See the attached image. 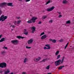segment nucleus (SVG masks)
Returning <instances> with one entry per match:
<instances>
[{
    "instance_id": "nucleus-1",
    "label": "nucleus",
    "mask_w": 74,
    "mask_h": 74,
    "mask_svg": "<svg viewBox=\"0 0 74 74\" xmlns=\"http://www.w3.org/2000/svg\"><path fill=\"white\" fill-rule=\"evenodd\" d=\"M7 5L8 6H14V5H12V3H7L5 2H3V3H0V7H3V6H5Z\"/></svg>"
},
{
    "instance_id": "nucleus-2",
    "label": "nucleus",
    "mask_w": 74,
    "mask_h": 74,
    "mask_svg": "<svg viewBox=\"0 0 74 74\" xmlns=\"http://www.w3.org/2000/svg\"><path fill=\"white\" fill-rule=\"evenodd\" d=\"M36 19H37V17H33L31 19H30V20H29L27 21V22L28 23H34L36 22Z\"/></svg>"
},
{
    "instance_id": "nucleus-3",
    "label": "nucleus",
    "mask_w": 74,
    "mask_h": 74,
    "mask_svg": "<svg viewBox=\"0 0 74 74\" xmlns=\"http://www.w3.org/2000/svg\"><path fill=\"white\" fill-rule=\"evenodd\" d=\"M7 18V16H4V15H2L1 16L0 18V21H2V22L4 21L5 19H6Z\"/></svg>"
},
{
    "instance_id": "nucleus-4",
    "label": "nucleus",
    "mask_w": 74,
    "mask_h": 74,
    "mask_svg": "<svg viewBox=\"0 0 74 74\" xmlns=\"http://www.w3.org/2000/svg\"><path fill=\"white\" fill-rule=\"evenodd\" d=\"M7 66V64L5 62H3L0 64V67L1 68H5Z\"/></svg>"
},
{
    "instance_id": "nucleus-5",
    "label": "nucleus",
    "mask_w": 74,
    "mask_h": 74,
    "mask_svg": "<svg viewBox=\"0 0 74 74\" xmlns=\"http://www.w3.org/2000/svg\"><path fill=\"white\" fill-rule=\"evenodd\" d=\"M62 62V60H58L56 61L55 62V66H58V65H59V64H60V63H60V62Z\"/></svg>"
},
{
    "instance_id": "nucleus-6",
    "label": "nucleus",
    "mask_w": 74,
    "mask_h": 74,
    "mask_svg": "<svg viewBox=\"0 0 74 74\" xmlns=\"http://www.w3.org/2000/svg\"><path fill=\"white\" fill-rule=\"evenodd\" d=\"M11 42L14 45H16V44H17L19 43V41L17 40H13L11 41Z\"/></svg>"
},
{
    "instance_id": "nucleus-7",
    "label": "nucleus",
    "mask_w": 74,
    "mask_h": 74,
    "mask_svg": "<svg viewBox=\"0 0 74 74\" xmlns=\"http://www.w3.org/2000/svg\"><path fill=\"white\" fill-rule=\"evenodd\" d=\"M45 46L46 47H47L48 48H47L46 47H44V49H51V47L49 45H46Z\"/></svg>"
},
{
    "instance_id": "nucleus-8",
    "label": "nucleus",
    "mask_w": 74,
    "mask_h": 74,
    "mask_svg": "<svg viewBox=\"0 0 74 74\" xmlns=\"http://www.w3.org/2000/svg\"><path fill=\"white\" fill-rule=\"evenodd\" d=\"M36 28L34 26H33L31 27V30H32V33H34V32L36 31Z\"/></svg>"
},
{
    "instance_id": "nucleus-9",
    "label": "nucleus",
    "mask_w": 74,
    "mask_h": 74,
    "mask_svg": "<svg viewBox=\"0 0 74 74\" xmlns=\"http://www.w3.org/2000/svg\"><path fill=\"white\" fill-rule=\"evenodd\" d=\"M33 39H31L28 40L27 43L28 44H32L33 43Z\"/></svg>"
},
{
    "instance_id": "nucleus-10",
    "label": "nucleus",
    "mask_w": 74,
    "mask_h": 74,
    "mask_svg": "<svg viewBox=\"0 0 74 74\" xmlns=\"http://www.w3.org/2000/svg\"><path fill=\"white\" fill-rule=\"evenodd\" d=\"M54 8H55V7L54 6H53L50 9H47V11H52V10H53Z\"/></svg>"
},
{
    "instance_id": "nucleus-11",
    "label": "nucleus",
    "mask_w": 74,
    "mask_h": 74,
    "mask_svg": "<svg viewBox=\"0 0 74 74\" xmlns=\"http://www.w3.org/2000/svg\"><path fill=\"white\" fill-rule=\"evenodd\" d=\"M49 41H51L53 43H56V40L55 39L53 40L52 39H49Z\"/></svg>"
},
{
    "instance_id": "nucleus-12",
    "label": "nucleus",
    "mask_w": 74,
    "mask_h": 74,
    "mask_svg": "<svg viewBox=\"0 0 74 74\" xmlns=\"http://www.w3.org/2000/svg\"><path fill=\"white\" fill-rule=\"evenodd\" d=\"M47 38V35H44L41 37V39L43 40V39H45V38Z\"/></svg>"
},
{
    "instance_id": "nucleus-13",
    "label": "nucleus",
    "mask_w": 74,
    "mask_h": 74,
    "mask_svg": "<svg viewBox=\"0 0 74 74\" xmlns=\"http://www.w3.org/2000/svg\"><path fill=\"white\" fill-rule=\"evenodd\" d=\"M5 38H1V39L0 40V42H3L5 40Z\"/></svg>"
},
{
    "instance_id": "nucleus-14",
    "label": "nucleus",
    "mask_w": 74,
    "mask_h": 74,
    "mask_svg": "<svg viewBox=\"0 0 74 74\" xmlns=\"http://www.w3.org/2000/svg\"><path fill=\"white\" fill-rule=\"evenodd\" d=\"M17 38H18V39H20V38H22L23 39V38H25V37H22L21 36H17Z\"/></svg>"
},
{
    "instance_id": "nucleus-15",
    "label": "nucleus",
    "mask_w": 74,
    "mask_h": 74,
    "mask_svg": "<svg viewBox=\"0 0 74 74\" xmlns=\"http://www.w3.org/2000/svg\"><path fill=\"white\" fill-rule=\"evenodd\" d=\"M49 60V58H46L44 59L42 61H40V62H45V61H47V60Z\"/></svg>"
},
{
    "instance_id": "nucleus-16",
    "label": "nucleus",
    "mask_w": 74,
    "mask_h": 74,
    "mask_svg": "<svg viewBox=\"0 0 74 74\" xmlns=\"http://www.w3.org/2000/svg\"><path fill=\"white\" fill-rule=\"evenodd\" d=\"M64 67V66H61L59 67L58 69L59 70H62V69H63V67Z\"/></svg>"
},
{
    "instance_id": "nucleus-17",
    "label": "nucleus",
    "mask_w": 74,
    "mask_h": 74,
    "mask_svg": "<svg viewBox=\"0 0 74 74\" xmlns=\"http://www.w3.org/2000/svg\"><path fill=\"white\" fill-rule=\"evenodd\" d=\"M67 3V1H66V0H64L62 2V3L63 4H66V3Z\"/></svg>"
},
{
    "instance_id": "nucleus-18",
    "label": "nucleus",
    "mask_w": 74,
    "mask_h": 74,
    "mask_svg": "<svg viewBox=\"0 0 74 74\" xmlns=\"http://www.w3.org/2000/svg\"><path fill=\"white\" fill-rule=\"evenodd\" d=\"M9 72H10V71L7 70V71L5 72L4 74H8V73H9Z\"/></svg>"
},
{
    "instance_id": "nucleus-19",
    "label": "nucleus",
    "mask_w": 74,
    "mask_h": 74,
    "mask_svg": "<svg viewBox=\"0 0 74 74\" xmlns=\"http://www.w3.org/2000/svg\"><path fill=\"white\" fill-rule=\"evenodd\" d=\"M47 18V16L45 15L43 16L42 17V18L43 19H45Z\"/></svg>"
},
{
    "instance_id": "nucleus-20",
    "label": "nucleus",
    "mask_w": 74,
    "mask_h": 74,
    "mask_svg": "<svg viewBox=\"0 0 74 74\" xmlns=\"http://www.w3.org/2000/svg\"><path fill=\"white\" fill-rule=\"evenodd\" d=\"M27 58H25L24 59V63H26L27 62Z\"/></svg>"
},
{
    "instance_id": "nucleus-21",
    "label": "nucleus",
    "mask_w": 74,
    "mask_h": 74,
    "mask_svg": "<svg viewBox=\"0 0 74 74\" xmlns=\"http://www.w3.org/2000/svg\"><path fill=\"white\" fill-rule=\"evenodd\" d=\"M70 20H69L66 21V24H70Z\"/></svg>"
},
{
    "instance_id": "nucleus-22",
    "label": "nucleus",
    "mask_w": 74,
    "mask_h": 74,
    "mask_svg": "<svg viewBox=\"0 0 74 74\" xmlns=\"http://www.w3.org/2000/svg\"><path fill=\"white\" fill-rule=\"evenodd\" d=\"M59 53V51H57L55 55H58V54Z\"/></svg>"
},
{
    "instance_id": "nucleus-23",
    "label": "nucleus",
    "mask_w": 74,
    "mask_h": 74,
    "mask_svg": "<svg viewBox=\"0 0 74 74\" xmlns=\"http://www.w3.org/2000/svg\"><path fill=\"white\" fill-rule=\"evenodd\" d=\"M50 67V65H49L48 66H47L46 67V69H47V70H49V67Z\"/></svg>"
},
{
    "instance_id": "nucleus-24",
    "label": "nucleus",
    "mask_w": 74,
    "mask_h": 74,
    "mask_svg": "<svg viewBox=\"0 0 74 74\" xmlns=\"http://www.w3.org/2000/svg\"><path fill=\"white\" fill-rule=\"evenodd\" d=\"M60 58V55H58L57 56V57L56 58V59L58 60L59 59V58Z\"/></svg>"
},
{
    "instance_id": "nucleus-25",
    "label": "nucleus",
    "mask_w": 74,
    "mask_h": 74,
    "mask_svg": "<svg viewBox=\"0 0 74 74\" xmlns=\"http://www.w3.org/2000/svg\"><path fill=\"white\" fill-rule=\"evenodd\" d=\"M24 34H25V35H27V34H28V32H24Z\"/></svg>"
},
{
    "instance_id": "nucleus-26",
    "label": "nucleus",
    "mask_w": 74,
    "mask_h": 74,
    "mask_svg": "<svg viewBox=\"0 0 74 74\" xmlns=\"http://www.w3.org/2000/svg\"><path fill=\"white\" fill-rule=\"evenodd\" d=\"M51 0H49V1H48L46 4V5H47V4H49V3H51Z\"/></svg>"
},
{
    "instance_id": "nucleus-27",
    "label": "nucleus",
    "mask_w": 74,
    "mask_h": 74,
    "mask_svg": "<svg viewBox=\"0 0 74 74\" xmlns=\"http://www.w3.org/2000/svg\"><path fill=\"white\" fill-rule=\"evenodd\" d=\"M69 42H68L66 44V45L65 47V49H66V48H67V46H68V45H69Z\"/></svg>"
},
{
    "instance_id": "nucleus-28",
    "label": "nucleus",
    "mask_w": 74,
    "mask_h": 74,
    "mask_svg": "<svg viewBox=\"0 0 74 74\" xmlns=\"http://www.w3.org/2000/svg\"><path fill=\"white\" fill-rule=\"evenodd\" d=\"M34 61L35 62H38V61H39V60L38 59H34Z\"/></svg>"
},
{
    "instance_id": "nucleus-29",
    "label": "nucleus",
    "mask_w": 74,
    "mask_h": 74,
    "mask_svg": "<svg viewBox=\"0 0 74 74\" xmlns=\"http://www.w3.org/2000/svg\"><path fill=\"white\" fill-rule=\"evenodd\" d=\"M21 20H18L17 21V24H19L21 23Z\"/></svg>"
},
{
    "instance_id": "nucleus-30",
    "label": "nucleus",
    "mask_w": 74,
    "mask_h": 74,
    "mask_svg": "<svg viewBox=\"0 0 74 74\" xmlns=\"http://www.w3.org/2000/svg\"><path fill=\"white\" fill-rule=\"evenodd\" d=\"M25 48L27 49H30V48H31L32 47H28L27 46H26Z\"/></svg>"
},
{
    "instance_id": "nucleus-31",
    "label": "nucleus",
    "mask_w": 74,
    "mask_h": 74,
    "mask_svg": "<svg viewBox=\"0 0 74 74\" xmlns=\"http://www.w3.org/2000/svg\"><path fill=\"white\" fill-rule=\"evenodd\" d=\"M59 42H63V40L62 39H61L60 40H59Z\"/></svg>"
},
{
    "instance_id": "nucleus-32",
    "label": "nucleus",
    "mask_w": 74,
    "mask_h": 74,
    "mask_svg": "<svg viewBox=\"0 0 74 74\" xmlns=\"http://www.w3.org/2000/svg\"><path fill=\"white\" fill-rule=\"evenodd\" d=\"M3 49H7L8 48H7V47H5V46H4V47L3 48Z\"/></svg>"
},
{
    "instance_id": "nucleus-33",
    "label": "nucleus",
    "mask_w": 74,
    "mask_h": 74,
    "mask_svg": "<svg viewBox=\"0 0 74 74\" xmlns=\"http://www.w3.org/2000/svg\"><path fill=\"white\" fill-rule=\"evenodd\" d=\"M44 34H45V33H44V32H43L40 35V36H42V35H43Z\"/></svg>"
},
{
    "instance_id": "nucleus-34",
    "label": "nucleus",
    "mask_w": 74,
    "mask_h": 74,
    "mask_svg": "<svg viewBox=\"0 0 74 74\" xmlns=\"http://www.w3.org/2000/svg\"><path fill=\"white\" fill-rule=\"evenodd\" d=\"M65 58V57H64V56L62 58V60L64 61V59Z\"/></svg>"
},
{
    "instance_id": "nucleus-35",
    "label": "nucleus",
    "mask_w": 74,
    "mask_h": 74,
    "mask_svg": "<svg viewBox=\"0 0 74 74\" xmlns=\"http://www.w3.org/2000/svg\"><path fill=\"white\" fill-rule=\"evenodd\" d=\"M6 52L5 51H3L2 52V55H4V53H5Z\"/></svg>"
},
{
    "instance_id": "nucleus-36",
    "label": "nucleus",
    "mask_w": 74,
    "mask_h": 74,
    "mask_svg": "<svg viewBox=\"0 0 74 74\" xmlns=\"http://www.w3.org/2000/svg\"><path fill=\"white\" fill-rule=\"evenodd\" d=\"M16 18L17 19H20V18H21V17H16Z\"/></svg>"
},
{
    "instance_id": "nucleus-37",
    "label": "nucleus",
    "mask_w": 74,
    "mask_h": 74,
    "mask_svg": "<svg viewBox=\"0 0 74 74\" xmlns=\"http://www.w3.org/2000/svg\"><path fill=\"white\" fill-rule=\"evenodd\" d=\"M62 16V15L60 14V15L59 16V18H61Z\"/></svg>"
},
{
    "instance_id": "nucleus-38",
    "label": "nucleus",
    "mask_w": 74,
    "mask_h": 74,
    "mask_svg": "<svg viewBox=\"0 0 74 74\" xmlns=\"http://www.w3.org/2000/svg\"><path fill=\"white\" fill-rule=\"evenodd\" d=\"M22 74H26V73L25 72H23L22 73Z\"/></svg>"
},
{
    "instance_id": "nucleus-39",
    "label": "nucleus",
    "mask_w": 74,
    "mask_h": 74,
    "mask_svg": "<svg viewBox=\"0 0 74 74\" xmlns=\"http://www.w3.org/2000/svg\"><path fill=\"white\" fill-rule=\"evenodd\" d=\"M3 71H0V73H1V74H3Z\"/></svg>"
},
{
    "instance_id": "nucleus-40",
    "label": "nucleus",
    "mask_w": 74,
    "mask_h": 74,
    "mask_svg": "<svg viewBox=\"0 0 74 74\" xmlns=\"http://www.w3.org/2000/svg\"><path fill=\"white\" fill-rule=\"evenodd\" d=\"M38 59L39 60H40V59H41V58L40 57H39L38 58Z\"/></svg>"
},
{
    "instance_id": "nucleus-41",
    "label": "nucleus",
    "mask_w": 74,
    "mask_h": 74,
    "mask_svg": "<svg viewBox=\"0 0 74 74\" xmlns=\"http://www.w3.org/2000/svg\"><path fill=\"white\" fill-rule=\"evenodd\" d=\"M30 0H26V2H28V1H30Z\"/></svg>"
},
{
    "instance_id": "nucleus-42",
    "label": "nucleus",
    "mask_w": 74,
    "mask_h": 74,
    "mask_svg": "<svg viewBox=\"0 0 74 74\" xmlns=\"http://www.w3.org/2000/svg\"><path fill=\"white\" fill-rule=\"evenodd\" d=\"M49 22L51 23H52V22H53V21H52V20H51L50 21H49Z\"/></svg>"
},
{
    "instance_id": "nucleus-43",
    "label": "nucleus",
    "mask_w": 74,
    "mask_h": 74,
    "mask_svg": "<svg viewBox=\"0 0 74 74\" xmlns=\"http://www.w3.org/2000/svg\"><path fill=\"white\" fill-rule=\"evenodd\" d=\"M38 24H41V21H40V22L38 23Z\"/></svg>"
},
{
    "instance_id": "nucleus-44",
    "label": "nucleus",
    "mask_w": 74,
    "mask_h": 74,
    "mask_svg": "<svg viewBox=\"0 0 74 74\" xmlns=\"http://www.w3.org/2000/svg\"><path fill=\"white\" fill-rule=\"evenodd\" d=\"M3 36V35L1 34L0 35V39L1 38V37H2Z\"/></svg>"
},
{
    "instance_id": "nucleus-45",
    "label": "nucleus",
    "mask_w": 74,
    "mask_h": 74,
    "mask_svg": "<svg viewBox=\"0 0 74 74\" xmlns=\"http://www.w3.org/2000/svg\"><path fill=\"white\" fill-rule=\"evenodd\" d=\"M63 62H64V61H63L62 60V62H61V64H62V63H63Z\"/></svg>"
},
{
    "instance_id": "nucleus-46",
    "label": "nucleus",
    "mask_w": 74,
    "mask_h": 74,
    "mask_svg": "<svg viewBox=\"0 0 74 74\" xmlns=\"http://www.w3.org/2000/svg\"><path fill=\"white\" fill-rule=\"evenodd\" d=\"M12 27L13 28L15 27V26L14 25H13L12 26Z\"/></svg>"
},
{
    "instance_id": "nucleus-47",
    "label": "nucleus",
    "mask_w": 74,
    "mask_h": 74,
    "mask_svg": "<svg viewBox=\"0 0 74 74\" xmlns=\"http://www.w3.org/2000/svg\"><path fill=\"white\" fill-rule=\"evenodd\" d=\"M58 13V14H61V12H57Z\"/></svg>"
},
{
    "instance_id": "nucleus-48",
    "label": "nucleus",
    "mask_w": 74,
    "mask_h": 74,
    "mask_svg": "<svg viewBox=\"0 0 74 74\" xmlns=\"http://www.w3.org/2000/svg\"><path fill=\"white\" fill-rule=\"evenodd\" d=\"M18 1H22V0H18Z\"/></svg>"
},
{
    "instance_id": "nucleus-49",
    "label": "nucleus",
    "mask_w": 74,
    "mask_h": 74,
    "mask_svg": "<svg viewBox=\"0 0 74 74\" xmlns=\"http://www.w3.org/2000/svg\"><path fill=\"white\" fill-rule=\"evenodd\" d=\"M1 12V10H0V14Z\"/></svg>"
},
{
    "instance_id": "nucleus-50",
    "label": "nucleus",
    "mask_w": 74,
    "mask_h": 74,
    "mask_svg": "<svg viewBox=\"0 0 74 74\" xmlns=\"http://www.w3.org/2000/svg\"><path fill=\"white\" fill-rule=\"evenodd\" d=\"M47 74H51V73H48Z\"/></svg>"
},
{
    "instance_id": "nucleus-51",
    "label": "nucleus",
    "mask_w": 74,
    "mask_h": 74,
    "mask_svg": "<svg viewBox=\"0 0 74 74\" xmlns=\"http://www.w3.org/2000/svg\"><path fill=\"white\" fill-rule=\"evenodd\" d=\"M25 32H26V31H27V30L25 29Z\"/></svg>"
},
{
    "instance_id": "nucleus-52",
    "label": "nucleus",
    "mask_w": 74,
    "mask_h": 74,
    "mask_svg": "<svg viewBox=\"0 0 74 74\" xmlns=\"http://www.w3.org/2000/svg\"><path fill=\"white\" fill-rule=\"evenodd\" d=\"M14 23H16V21H15V22H14Z\"/></svg>"
},
{
    "instance_id": "nucleus-53",
    "label": "nucleus",
    "mask_w": 74,
    "mask_h": 74,
    "mask_svg": "<svg viewBox=\"0 0 74 74\" xmlns=\"http://www.w3.org/2000/svg\"><path fill=\"white\" fill-rule=\"evenodd\" d=\"M14 24L15 25H16V23H14Z\"/></svg>"
},
{
    "instance_id": "nucleus-54",
    "label": "nucleus",
    "mask_w": 74,
    "mask_h": 74,
    "mask_svg": "<svg viewBox=\"0 0 74 74\" xmlns=\"http://www.w3.org/2000/svg\"><path fill=\"white\" fill-rule=\"evenodd\" d=\"M11 30H13V29H12Z\"/></svg>"
},
{
    "instance_id": "nucleus-55",
    "label": "nucleus",
    "mask_w": 74,
    "mask_h": 74,
    "mask_svg": "<svg viewBox=\"0 0 74 74\" xmlns=\"http://www.w3.org/2000/svg\"><path fill=\"white\" fill-rule=\"evenodd\" d=\"M12 26V25H11L10 26V27H11Z\"/></svg>"
},
{
    "instance_id": "nucleus-56",
    "label": "nucleus",
    "mask_w": 74,
    "mask_h": 74,
    "mask_svg": "<svg viewBox=\"0 0 74 74\" xmlns=\"http://www.w3.org/2000/svg\"><path fill=\"white\" fill-rule=\"evenodd\" d=\"M65 66H67V65H65Z\"/></svg>"
},
{
    "instance_id": "nucleus-57",
    "label": "nucleus",
    "mask_w": 74,
    "mask_h": 74,
    "mask_svg": "<svg viewBox=\"0 0 74 74\" xmlns=\"http://www.w3.org/2000/svg\"><path fill=\"white\" fill-rule=\"evenodd\" d=\"M43 12H45V11H43Z\"/></svg>"
}]
</instances>
